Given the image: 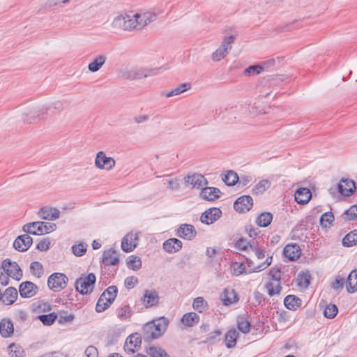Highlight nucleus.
Returning <instances> with one entry per match:
<instances>
[{
    "label": "nucleus",
    "mask_w": 357,
    "mask_h": 357,
    "mask_svg": "<svg viewBox=\"0 0 357 357\" xmlns=\"http://www.w3.org/2000/svg\"><path fill=\"white\" fill-rule=\"evenodd\" d=\"M154 17L155 15L149 13H136L132 15H121L114 19L112 26L117 31L139 30L153 21Z\"/></svg>",
    "instance_id": "obj_1"
},
{
    "label": "nucleus",
    "mask_w": 357,
    "mask_h": 357,
    "mask_svg": "<svg viewBox=\"0 0 357 357\" xmlns=\"http://www.w3.org/2000/svg\"><path fill=\"white\" fill-rule=\"evenodd\" d=\"M271 280L266 285L265 289L270 296L280 294L282 291L281 279L282 272L280 268L272 267L268 272Z\"/></svg>",
    "instance_id": "obj_2"
},
{
    "label": "nucleus",
    "mask_w": 357,
    "mask_h": 357,
    "mask_svg": "<svg viewBox=\"0 0 357 357\" xmlns=\"http://www.w3.org/2000/svg\"><path fill=\"white\" fill-rule=\"evenodd\" d=\"M56 225L47 222H33L23 226L24 232L32 235H42L54 231Z\"/></svg>",
    "instance_id": "obj_3"
},
{
    "label": "nucleus",
    "mask_w": 357,
    "mask_h": 357,
    "mask_svg": "<svg viewBox=\"0 0 357 357\" xmlns=\"http://www.w3.org/2000/svg\"><path fill=\"white\" fill-rule=\"evenodd\" d=\"M54 109L56 112H60L65 109L64 103L61 101H56L53 102L49 107H42L38 109L31 110L27 114V118L24 119V121H26L29 123L32 122V120H34L37 118L44 119L43 115L47 114L49 111H51ZM54 112H52L51 114H54Z\"/></svg>",
    "instance_id": "obj_4"
},
{
    "label": "nucleus",
    "mask_w": 357,
    "mask_h": 357,
    "mask_svg": "<svg viewBox=\"0 0 357 357\" xmlns=\"http://www.w3.org/2000/svg\"><path fill=\"white\" fill-rule=\"evenodd\" d=\"M95 282L96 275L91 273L76 280L75 283V289L82 295L89 294L92 292Z\"/></svg>",
    "instance_id": "obj_5"
},
{
    "label": "nucleus",
    "mask_w": 357,
    "mask_h": 357,
    "mask_svg": "<svg viewBox=\"0 0 357 357\" xmlns=\"http://www.w3.org/2000/svg\"><path fill=\"white\" fill-rule=\"evenodd\" d=\"M234 40L235 38L233 36H225L220 47L212 54V60L214 61H220L225 58L231 50Z\"/></svg>",
    "instance_id": "obj_6"
},
{
    "label": "nucleus",
    "mask_w": 357,
    "mask_h": 357,
    "mask_svg": "<svg viewBox=\"0 0 357 357\" xmlns=\"http://www.w3.org/2000/svg\"><path fill=\"white\" fill-rule=\"evenodd\" d=\"M68 279L66 275L61 273L52 274L47 280V285L51 290L59 291L66 287Z\"/></svg>",
    "instance_id": "obj_7"
},
{
    "label": "nucleus",
    "mask_w": 357,
    "mask_h": 357,
    "mask_svg": "<svg viewBox=\"0 0 357 357\" xmlns=\"http://www.w3.org/2000/svg\"><path fill=\"white\" fill-rule=\"evenodd\" d=\"M3 268L6 275L16 280H20L22 276V271L15 261L6 259L3 261Z\"/></svg>",
    "instance_id": "obj_8"
},
{
    "label": "nucleus",
    "mask_w": 357,
    "mask_h": 357,
    "mask_svg": "<svg viewBox=\"0 0 357 357\" xmlns=\"http://www.w3.org/2000/svg\"><path fill=\"white\" fill-rule=\"evenodd\" d=\"M115 160L112 157L106 156L103 151H99L96 154L95 165L100 169L109 171L115 166Z\"/></svg>",
    "instance_id": "obj_9"
},
{
    "label": "nucleus",
    "mask_w": 357,
    "mask_h": 357,
    "mask_svg": "<svg viewBox=\"0 0 357 357\" xmlns=\"http://www.w3.org/2000/svg\"><path fill=\"white\" fill-rule=\"evenodd\" d=\"M142 344V337L137 333L130 335L125 342L123 349L128 354H133L137 351Z\"/></svg>",
    "instance_id": "obj_10"
},
{
    "label": "nucleus",
    "mask_w": 357,
    "mask_h": 357,
    "mask_svg": "<svg viewBox=\"0 0 357 357\" xmlns=\"http://www.w3.org/2000/svg\"><path fill=\"white\" fill-rule=\"evenodd\" d=\"M253 200L250 196L244 195L238 197L234 204V209L238 213H245L250 210Z\"/></svg>",
    "instance_id": "obj_11"
},
{
    "label": "nucleus",
    "mask_w": 357,
    "mask_h": 357,
    "mask_svg": "<svg viewBox=\"0 0 357 357\" xmlns=\"http://www.w3.org/2000/svg\"><path fill=\"white\" fill-rule=\"evenodd\" d=\"M222 214V211L218 208H211L204 212L200 216V221L206 225L213 224L218 220Z\"/></svg>",
    "instance_id": "obj_12"
},
{
    "label": "nucleus",
    "mask_w": 357,
    "mask_h": 357,
    "mask_svg": "<svg viewBox=\"0 0 357 357\" xmlns=\"http://www.w3.org/2000/svg\"><path fill=\"white\" fill-rule=\"evenodd\" d=\"M137 233L130 232L126 235L121 241V249L126 252L132 251L137 247Z\"/></svg>",
    "instance_id": "obj_13"
},
{
    "label": "nucleus",
    "mask_w": 357,
    "mask_h": 357,
    "mask_svg": "<svg viewBox=\"0 0 357 357\" xmlns=\"http://www.w3.org/2000/svg\"><path fill=\"white\" fill-rule=\"evenodd\" d=\"M32 243V238L26 233L16 238L13 243V247L17 251L24 252L30 248Z\"/></svg>",
    "instance_id": "obj_14"
},
{
    "label": "nucleus",
    "mask_w": 357,
    "mask_h": 357,
    "mask_svg": "<svg viewBox=\"0 0 357 357\" xmlns=\"http://www.w3.org/2000/svg\"><path fill=\"white\" fill-rule=\"evenodd\" d=\"M38 289V287L29 281L21 283L19 287V292L22 298L33 297L37 294Z\"/></svg>",
    "instance_id": "obj_15"
},
{
    "label": "nucleus",
    "mask_w": 357,
    "mask_h": 357,
    "mask_svg": "<svg viewBox=\"0 0 357 357\" xmlns=\"http://www.w3.org/2000/svg\"><path fill=\"white\" fill-rule=\"evenodd\" d=\"M184 181L187 184H190L195 188H202L208 184L207 180L204 176L199 174H193L188 175L184 178Z\"/></svg>",
    "instance_id": "obj_16"
},
{
    "label": "nucleus",
    "mask_w": 357,
    "mask_h": 357,
    "mask_svg": "<svg viewBox=\"0 0 357 357\" xmlns=\"http://www.w3.org/2000/svg\"><path fill=\"white\" fill-rule=\"evenodd\" d=\"M102 262L105 266H117L119 264V257L116 251L113 248L105 250L102 254Z\"/></svg>",
    "instance_id": "obj_17"
},
{
    "label": "nucleus",
    "mask_w": 357,
    "mask_h": 357,
    "mask_svg": "<svg viewBox=\"0 0 357 357\" xmlns=\"http://www.w3.org/2000/svg\"><path fill=\"white\" fill-rule=\"evenodd\" d=\"M177 236L180 238L192 240L196 236L197 231L194 226L188 224L181 225L177 229Z\"/></svg>",
    "instance_id": "obj_18"
},
{
    "label": "nucleus",
    "mask_w": 357,
    "mask_h": 357,
    "mask_svg": "<svg viewBox=\"0 0 357 357\" xmlns=\"http://www.w3.org/2000/svg\"><path fill=\"white\" fill-rule=\"evenodd\" d=\"M38 216L47 220H55L60 216V211L56 208L42 207L38 212Z\"/></svg>",
    "instance_id": "obj_19"
},
{
    "label": "nucleus",
    "mask_w": 357,
    "mask_h": 357,
    "mask_svg": "<svg viewBox=\"0 0 357 357\" xmlns=\"http://www.w3.org/2000/svg\"><path fill=\"white\" fill-rule=\"evenodd\" d=\"M155 319L146 323L143 327V337L145 342H150L156 338Z\"/></svg>",
    "instance_id": "obj_20"
},
{
    "label": "nucleus",
    "mask_w": 357,
    "mask_h": 357,
    "mask_svg": "<svg viewBox=\"0 0 357 357\" xmlns=\"http://www.w3.org/2000/svg\"><path fill=\"white\" fill-rule=\"evenodd\" d=\"M272 256L267 255V257L266 258L265 261L263 263L255 264L254 261H252L251 259L246 257V260L248 262V267L251 268V270L248 271V273H257L260 272L263 270H265L266 268H268L272 263Z\"/></svg>",
    "instance_id": "obj_21"
},
{
    "label": "nucleus",
    "mask_w": 357,
    "mask_h": 357,
    "mask_svg": "<svg viewBox=\"0 0 357 357\" xmlns=\"http://www.w3.org/2000/svg\"><path fill=\"white\" fill-rule=\"evenodd\" d=\"M121 76L126 79L133 80L142 79V72L138 68L126 66L120 71Z\"/></svg>",
    "instance_id": "obj_22"
},
{
    "label": "nucleus",
    "mask_w": 357,
    "mask_h": 357,
    "mask_svg": "<svg viewBox=\"0 0 357 357\" xmlns=\"http://www.w3.org/2000/svg\"><path fill=\"white\" fill-rule=\"evenodd\" d=\"M283 254L288 259L294 261L300 257L301 251L298 245L288 244L284 247Z\"/></svg>",
    "instance_id": "obj_23"
},
{
    "label": "nucleus",
    "mask_w": 357,
    "mask_h": 357,
    "mask_svg": "<svg viewBox=\"0 0 357 357\" xmlns=\"http://www.w3.org/2000/svg\"><path fill=\"white\" fill-rule=\"evenodd\" d=\"M355 188V183L351 179H342L338 184L339 192L344 196L352 195Z\"/></svg>",
    "instance_id": "obj_24"
},
{
    "label": "nucleus",
    "mask_w": 357,
    "mask_h": 357,
    "mask_svg": "<svg viewBox=\"0 0 357 357\" xmlns=\"http://www.w3.org/2000/svg\"><path fill=\"white\" fill-rule=\"evenodd\" d=\"M294 197L295 200L298 204H305L310 200L312 193L307 188H300L296 191Z\"/></svg>",
    "instance_id": "obj_25"
},
{
    "label": "nucleus",
    "mask_w": 357,
    "mask_h": 357,
    "mask_svg": "<svg viewBox=\"0 0 357 357\" xmlns=\"http://www.w3.org/2000/svg\"><path fill=\"white\" fill-rule=\"evenodd\" d=\"M221 194L218 188L213 187H205L202 188L200 196L202 199L208 201H213L220 197Z\"/></svg>",
    "instance_id": "obj_26"
},
{
    "label": "nucleus",
    "mask_w": 357,
    "mask_h": 357,
    "mask_svg": "<svg viewBox=\"0 0 357 357\" xmlns=\"http://www.w3.org/2000/svg\"><path fill=\"white\" fill-rule=\"evenodd\" d=\"M273 0H253L252 3L254 5L255 10L259 13H265L268 10L273 11Z\"/></svg>",
    "instance_id": "obj_27"
},
{
    "label": "nucleus",
    "mask_w": 357,
    "mask_h": 357,
    "mask_svg": "<svg viewBox=\"0 0 357 357\" xmlns=\"http://www.w3.org/2000/svg\"><path fill=\"white\" fill-rule=\"evenodd\" d=\"M182 242L175 238H169L163 243V249L168 253H175L182 248Z\"/></svg>",
    "instance_id": "obj_28"
},
{
    "label": "nucleus",
    "mask_w": 357,
    "mask_h": 357,
    "mask_svg": "<svg viewBox=\"0 0 357 357\" xmlns=\"http://www.w3.org/2000/svg\"><path fill=\"white\" fill-rule=\"evenodd\" d=\"M17 298V291L14 287H8L3 294L1 293V301L5 305H11L15 302Z\"/></svg>",
    "instance_id": "obj_29"
},
{
    "label": "nucleus",
    "mask_w": 357,
    "mask_h": 357,
    "mask_svg": "<svg viewBox=\"0 0 357 357\" xmlns=\"http://www.w3.org/2000/svg\"><path fill=\"white\" fill-rule=\"evenodd\" d=\"M14 332L12 321L9 319H3L0 322V333L3 337H10Z\"/></svg>",
    "instance_id": "obj_30"
},
{
    "label": "nucleus",
    "mask_w": 357,
    "mask_h": 357,
    "mask_svg": "<svg viewBox=\"0 0 357 357\" xmlns=\"http://www.w3.org/2000/svg\"><path fill=\"white\" fill-rule=\"evenodd\" d=\"M345 285L347 291L350 294L357 291V269L353 270L349 274Z\"/></svg>",
    "instance_id": "obj_31"
},
{
    "label": "nucleus",
    "mask_w": 357,
    "mask_h": 357,
    "mask_svg": "<svg viewBox=\"0 0 357 357\" xmlns=\"http://www.w3.org/2000/svg\"><path fill=\"white\" fill-rule=\"evenodd\" d=\"M190 89H191V84L188 83V82H185V83H183V84L178 85L177 86L172 89L171 91H169L168 92H162L161 94L167 98H169L172 96H178V95L188 91Z\"/></svg>",
    "instance_id": "obj_32"
},
{
    "label": "nucleus",
    "mask_w": 357,
    "mask_h": 357,
    "mask_svg": "<svg viewBox=\"0 0 357 357\" xmlns=\"http://www.w3.org/2000/svg\"><path fill=\"white\" fill-rule=\"evenodd\" d=\"M107 56L105 54H100L96 56L93 61L88 65V69L91 73L98 71L105 64Z\"/></svg>",
    "instance_id": "obj_33"
},
{
    "label": "nucleus",
    "mask_w": 357,
    "mask_h": 357,
    "mask_svg": "<svg viewBox=\"0 0 357 357\" xmlns=\"http://www.w3.org/2000/svg\"><path fill=\"white\" fill-rule=\"evenodd\" d=\"M221 299L225 305H229L238 300L237 294L233 289H225L221 296Z\"/></svg>",
    "instance_id": "obj_34"
},
{
    "label": "nucleus",
    "mask_w": 357,
    "mask_h": 357,
    "mask_svg": "<svg viewBox=\"0 0 357 357\" xmlns=\"http://www.w3.org/2000/svg\"><path fill=\"white\" fill-rule=\"evenodd\" d=\"M199 321V317L195 312L186 313L183 316L181 319V322L183 324L189 327L197 324Z\"/></svg>",
    "instance_id": "obj_35"
},
{
    "label": "nucleus",
    "mask_w": 357,
    "mask_h": 357,
    "mask_svg": "<svg viewBox=\"0 0 357 357\" xmlns=\"http://www.w3.org/2000/svg\"><path fill=\"white\" fill-rule=\"evenodd\" d=\"M117 293L118 288L116 286H110L100 295V301H102L103 298H106L109 303H112L117 296Z\"/></svg>",
    "instance_id": "obj_36"
},
{
    "label": "nucleus",
    "mask_w": 357,
    "mask_h": 357,
    "mask_svg": "<svg viewBox=\"0 0 357 357\" xmlns=\"http://www.w3.org/2000/svg\"><path fill=\"white\" fill-rule=\"evenodd\" d=\"M238 333L236 329L229 330L225 335L226 346L228 348H232L236 345V340L238 337Z\"/></svg>",
    "instance_id": "obj_37"
},
{
    "label": "nucleus",
    "mask_w": 357,
    "mask_h": 357,
    "mask_svg": "<svg viewBox=\"0 0 357 357\" xmlns=\"http://www.w3.org/2000/svg\"><path fill=\"white\" fill-rule=\"evenodd\" d=\"M284 304L289 310H296L301 304V300L294 295H288L284 298Z\"/></svg>",
    "instance_id": "obj_38"
},
{
    "label": "nucleus",
    "mask_w": 357,
    "mask_h": 357,
    "mask_svg": "<svg viewBox=\"0 0 357 357\" xmlns=\"http://www.w3.org/2000/svg\"><path fill=\"white\" fill-rule=\"evenodd\" d=\"M273 220V215L271 213L264 212L261 213L257 218V224L262 227L268 226Z\"/></svg>",
    "instance_id": "obj_39"
},
{
    "label": "nucleus",
    "mask_w": 357,
    "mask_h": 357,
    "mask_svg": "<svg viewBox=\"0 0 357 357\" xmlns=\"http://www.w3.org/2000/svg\"><path fill=\"white\" fill-rule=\"evenodd\" d=\"M342 244L345 247H351L357 244V229L347 234L342 239Z\"/></svg>",
    "instance_id": "obj_40"
},
{
    "label": "nucleus",
    "mask_w": 357,
    "mask_h": 357,
    "mask_svg": "<svg viewBox=\"0 0 357 357\" xmlns=\"http://www.w3.org/2000/svg\"><path fill=\"white\" fill-rule=\"evenodd\" d=\"M271 186V182L268 179H264L257 183L252 189L255 195H260L268 189Z\"/></svg>",
    "instance_id": "obj_41"
},
{
    "label": "nucleus",
    "mask_w": 357,
    "mask_h": 357,
    "mask_svg": "<svg viewBox=\"0 0 357 357\" xmlns=\"http://www.w3.org/2000/svg\"><path fill=\"white\" fill-rule=\"evenodd\" d=\"M237 326L239 331L243 333H248L250 330V323L243 316H239L237 319Z\"/></svg>",
    "instance_id": "obj_42"
},
{
    "label": "nucleus",
    "mask_w": 357,
    "mask_h": 357,
    "mask_svg": "<svg viewBox=\"0 0 357 357\" xmlns=\"http://www.w3.org/2000/svg\"><path fill=\"white\" fill-rule=\"evenodd\" d=\"M127 266L133 271L139 270L142 266V260L139 257L131 255L127 259Z\"/></svg>",
    "instance_id": "obj_43"
},
{
    "label": "nucleus",
    "mask_w": 357,
    "mask_h": 357,
    "mask_svg": "<svg viewBox=\"0 0 357 357\" xmlns=\"http://www.w3.org/2000/svg\"><path fill=\"white\" fill-rule=\"evenodd\" d=\"M169 323V319L165 317L158 318V338L166 332Z\"/></svg>",
    "instance_id": "obj_44"
},
{
    "label": "nucleus",
    "mask_w": 357,
    "mask_h": 357,
    "mask_svg": "<svg viewBox=\"0 0 357 357\" xmlns=\"http://www.w3.org/2000/svg\"><path fill=\"white\" fill-rule=\"evenodd\" d=\"M30 271L31 273L40 278L44 274V268L41 263L39 261H33L30 265Z\"/></svg>",
    "instance_id": "obj_45"
},
{
    "label": "nucleus",
    "mask_w": 357,
    "mask_h": 357,
    "mask_svg": "<svg viewBox=\"0 0 357 357\" xmlns=\"http://www.w3.org/2000/svg\"><path fill=\"white\" fill-rule=\"evenodd\" d=\"M56 318L57 314L55 312L38 316L39 320L45 326H51L53 324Z\"/></svg>",
    "instance_id": "obj_46"
},
{
    "label": "nucleus",
    "mask_w": 357,
    "mask_h": 357,
    "mask_svg": "<svg viewBox=\"0 0 357 357\" xmlns=\"http://www.w3.org/2000/svg\"><path fill=\"white\" fill-rule=\"evenodd\" d=\"M334 221V215L332 212H326L320 218V224L323 227H330Z\"/></svg>",
    "instance_id": "obj_47"
},
{
    "label": "nucleus",
    "mask_w": 357,
    "mask_h": 357,
    "mask_svg": "<svg viewBox=\"0 0 357 357\" xmlns=\"http://www.w3.org/2000/svg\"><path fill=\"white\" fill-rule=\"evenodd\" d=\"M224 182L229 186L235 185L238 181V176L237 174L233 171H229L225 177L222 178Z\"/></svg>",
    "instance_id": "obj_48"
},
{
    "label": "nucleus",
    "mask_w": 357,
    "mask_h": 357,
    "mask_svg": "<svg viewBox=\"0 0 357 357\" xmlns=\"http://www.w3.org/2000/svg\"><path fill=\"white\" fill-rule=\"evenodd\" d=\"M10 348V355L11 357H24L25 352L24 349L20 347L17 346L15 344H12L9 347Z\"/></svg>",
    "instance_id": "obj_49"
},
{
    "label": "nucleus",
    "mask_w": 357,
    "mask_h": 357,
    "mask_svg": "<svg viewBox=\"0 0 357 357\" xmlns=\"http://www.w3.org/2000/svg\"><path fill=\"white\" fill-rule=\"evenodd\" d=\"M192 306L199 312H202L207 307V302L202 297H197L195 298Z\"/></svg>",
    "instance_id": "obj_50"
},
{
    "label": "nucleus",
    "mask_w": 357,
    "mask_h": 357,
    "mask_svg": "<svg viewBox=\"0 0 357 357\" xmlns=\"http://www.w3.org/2000/svg\"><path fill=\"white\" fill-rule=\"evenodd\" d=\"M162 182L164 185H166L168 188L172 190L178 189L180 186L179 180L176 178L170 179L163 178Z\"/></svg>",
    "instance_id": "obj_51"
},
{
    "label": "nucleus",
    "mask_w": 357,
    "mask_h": 357,
    "mask_svg": "<svg viewBox=\"0 0 357 357\" xmlns=\"http://www.w3.org/2000/svg\"><path fill=\"white\" fill-rule=\"evenodd\" d=\"M337 306L334 304H330L326 305L324 314L328 319H333L337 315Z\"/></svg>",
    "instance_id": "obj_52"
},
{
    "label": "nucleus",
    "mask_w": 357,
    "mask_h": 357,
    "mask_svg": "<svg viewBox=\"0 0 357 357\" xmlns=\"http://www.w3.org/2000/svg\"><path fill=\"white\" fill-rule=\"evenodd\" d=\"M87 245L84 243H81L77 245L72 246V251L73 254L77 257L83 256L86 252Z\"/></svg>",
    "instance_id": "obj_53"
},
{
    "label": "nucleus",
    "mask_w": 357,
    "mask_h": 357,
    "mask_svg": "<svg viewBox=\"0 0 357 357\" xmlns=\"http://www.w3.org/2000/svg\"><path fill=\"white\" fill-rule=\"evenodd\" d=\"M250 252H252L256 258L259 260L263 259L266 257V251L264 248L261 247H256L254 245H250Z\"/></svg>",
    "instance_id": "obj_54"
},
{
    "label": "nucleus",
    "mask_w": 357,
    "mask_h": 357,
    "mask_svg": "<svg viewBox=\"0 0 357 357\" xmlns=\"http://www.w3.org/2000/svg\"><path fill=\"white\" fill-rule=\"evenodd\" d=\"M344 218L346 220H354L357 218V205L351 206L344 213Z\"/></svg>",
    "instance_id": "obj_55"
},
{
    "label": "nucleus",
    "mask_w": 357,
    "mask_h": 357,
    "mask_svg": "<svg viewBox=\"0 0 357 357\" xmlns=\"http://www.w3.org/2000/svg\"><path fill=\"white\" fill-rule=\"evenodd\" d=\"M250 245H252L250 242H248L245 239L240 238L235 243V247L242 251L250 252Z\"/></svg>",
    "instance_id": "obj_56"
},
{
    "label": "nucleus",
    "mask_w": 357,
    "mask_h": 357,
    "mask_svg": "<svg viewBox=\"0 0 357 357\" xmlns=\"http://www.w3.org/2000/svg\"><path fill=\"white\" fill-rule=\"evenodd\" d=\"M111 304L108 303V300L106 298H103L102 301H100V296L96 305V310L97 312H102L109 307Z\"/></svg>",
    "instance_id": "obj_57"
},
{
    "label": "nucleus",
    "mask_w": 357,
    "mask_h": 357,
    "mask_svg": "<svg viewBox=\"0 0 357 357\" xmlns=\"http://www.w3.org/2000/svg\"><path fill=\"white\" fill-rule=\"evenodd\" d=\"M262 69V67L258 65L250 66L244 70V74L247 76L258 75Z\"/></svg>",
    "instance_id": "obj_58"
},
{
    "label": "nucleus",
    "mask_w": 357,
    "mask_h": 357,
    "mask_svg": "<svg viewBox=\"0 0 357 357\" xmlns=\"http://www.w3.org/2000/svg\"><path fill=\"white\" fill-rule=\"evenodd\" d=\"M245 271V266L242 263L235 262L232 265V273L234 275H240Z\"/></svg>",
    "instance_id": "obj_59"
},
{
    "label": "nucleus",
    "mask_w": 357,
    "mask_h": 357,
    "mask_svg": "<svg viewBox=\"0 0 357 357\" xmlns=\"http://www.w3.org/2000/svg\"><path fill=\"white\" fill-rule=\"evenodd\" d=\"M138 283V279L135 276L127 277L125 279L124 284L128 289H132Z\"/></svg>",
    "instance_id": "obj_60"
},
{
    "label": "nucleus",
    "mask_w": 357,
    "mask_h": 357,
    "mask_svg": "<svg viewBox=\"0 0 357 357\" xmlns=\"http://www.w3.org/2000/svg\"><path fill=\"white\" fill-rule=\"evenodd\" d=\"M50 243L49 238H43L37 244L36 249L40 251H46L49 249Z\"/></svg>",
    "instance_id": "obj_61"
},
{
    "label": "nucleus",
    "mask_w": 357,
    "mask_h": 357,
    "mask_svg": "<svg viewBox=\"0 0 357 357\" xmlns=\"http://www.w3.org/2000/svg\"><path fill=\"white\" fill-rule=\"evenodd\" d=\"M344 283H346L344 282V278L340 276H337L335 281L332 283L331 287L335 290L342 289Z\"/></svg>",
    "instance_id": "obj_62"
},
{
    "label": "nucleus",
    "mask_w": 357,
    "mask_h": 357,
    "mask_svg": "<svg viewBox=\"0 0 357 357\" xmlns=\"http://www.w3.org/2000/svg\"><path fill=\"white\" fill-rule=\"evenodd\" d=\"M155 296L149 290H146L144 295V303L151 305H153Z\"/></svg>",
    "instance_id": "obj_63"
},
{
    "label": "nucleus",
    "mask_w": 357,
    "mask_h": 357,
    "mask_svg": "<svg viewBox=\"0 0 357 357\" xmlns=\"http://www.w3.org/2000/svg\"><path fill=\"white\" fill-rule=\"evenodd\" d=\"M85 354L87 357H98V351L94 346H89L85 350Z\"/></svg>",
    "instance_id": "obj_64"
}]
</instances>
